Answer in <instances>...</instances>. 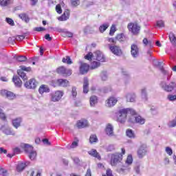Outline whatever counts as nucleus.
Instances as JSON below:
<instances>
[{
  "label": "nucleus",
  "instance_id": "1",
  "mask_svg": "<svg viewBox=\"0 0 176 176\" xmlns=\"http://www.w3.org/2000/svg\"><path fill=\"white\" fill-rule=\"evenodd\" d=\"M135 115V110L133 109L126 108V109H120L117 112V119L120 123H124L126 119H127V115Z\"/></svg>",
  "mask_w": 176,
  "mask_h": 176
},
{
  "label": "nucleus",
  "instance_id": "2",
  "mask_svg": "<svg viewBox=\"0 0 176 176\" xmlns=\"http://www.w3.org/2000/svg\"><path fill=\"white\" fill-rule=\"evenodd\" d=\"M126 153V150L124 148H122V153H115L108 154V157L111 159V164L113 166H116L119 163H122V160H123V155Z\"/></svg>",
  "mask_w": 176,
  "mask_h": 176
},
{
  "label": "nucleus",
  "instance_id": "3",
  "mask_svg": "<svg viewBox=\"0 0 176 176\" xmlns=\"http://www.w3.org/2000/svg\"><path fill=\"white\" fill-rule=\"evenodd\" d=\"M160 86L162 90L167 93H170L174 90V87H176V83L175 82H171L168 85L167 82L162 81L160 82Z\"/></svg>",
  "mask_w": 176,
  "mask_h": 176
},
{
  "label": "nucleus",
  "instance_id": "4",
  "mask_svg": "<svg viewBox=\"0 0 176 176\" xmlns=\"http://www.w3.org/2000/svg\"><path fill=\"white\" fill-rule=\"evenodd\" d=\"M127 28L129 32H131L133 35H138L140 31L141 30V26L137 23H129L128 24Z\"/></svg>",
  "mask_w": 176,
  "mask_h": 176
},
{
  "label": "nucleus",
  "instance_id": "5",
  "mask_svg": "<svg viewBox=\"0 0 176 176\" xmlns=\"http://www.w3.org/2000/svg\"><path fill=\"white\" fill-rule=\"evenodd\" d=\"M64 96V92L63 91H56L50 94L51 101L52 102H58Z\"/></svg>",
  "mask_w": 176,
  "mask_h": 176
},
{
  "label": "nucleus",
  "instance_id": "6",
  "mask_svg": "<svg viewBox=\"0 0 176 176\" xmlns=\"http://www.w3.org/2000/svg\"><path fill=\"white\" fill-rule=\"evenodd\" d=\"M110 52L115 54V56H122L123 54V52H122V49L120 47L117 45H113V44L108 45Z\"/></svg>",
  "mask_w": 176,
  "mask_h": 176
},
{
  "label": "nucleus",
  "instance_id": "7",
  "mask_svg": "<svg viewBox=\"0 0 176 176\" xmlns=\"http://www.w3.org/2000/svg\"><path fill=\"white\" fill-rule=\"evenodd\" d=\"M148 153V147L146 144H142L138 150V156L139 159H142Z\"/></svg>",
  "mask_w": 176,
  "mask_h": 176
},
{
  "label": "nucleus",
  "instance_id": "8",
  "mask_svg": "<svg viewBox=\"0 0 176 176\" xmlns=\"http://www.w3.org/2000/svg\"><path fill=\"white\" fill-rule=\"evenodd\" d=\"M57 72L63 76H70V75H72V70L71 69H65L64 66L58 67Z\"/></svg>",
  "mask_w": 176,
  "mask_h": 176
},
{
  "label": "nucleus",
  "instance_id": "9",
  "mask_svg": "<svg viewBox=\"0 0 176 176\" xmlns=\"http://www.w3.org/2000/svg\"><path fill=\"white\" fill-rule=\"evenodd\" d=\"M24 86L26 89H36L38 82L35 79H30L29 81L25 82Z\"/></svg>",
  "mask_w": 176,
  "mask_h": 176
},
{
  "label": "nucleus",
  "instance_id": "10",
  "mask_svg": "<svg viewBox=\"0 0 176 176\" xmlns=\"http://www.w3.org/2000/svg\"><path fill=\"white\" fill-rule=\"evenodd\" d=\"M1 94L3 97H6L7 98H8V100H14V98H16V94H14V93H13L12 91H8V90H5V89L1 90Z\"/></svg>",
  "mask_w": 176,
  "mask_h": 176
},
{
  "label": "nucleus",
  "instance_id": "11",
  "mask_svg": "<svg viewBox=\"0 0 176 176\" xmlns=\"http://www.w3.org/2000/svg\"><path fill=\"white\" fill-rule=\"evenodd\" d=\"M131 54L133 58H137L140 56V50L138 46L135 44H132L131 46Z\"/></svg>",
  "mask_w": 176,
  "mask_h": 176
},
{
  "label": "nucleus",
  "instance_id": "12",
  "mask_svg": "<svg viewBox=\"0 0 176 176\" xmlns=\"http://www.w3.org/2000/svg\"><path fill=\"white\" fill-rule=\"evenodd\" d=\"M80 74L81 75H85L87 72H89V69L90 68V65L87 63H85L82 61H80Z\"/></svg>",
  "mask_w": 176,
  "mask_h": 176
},
{
  "label": "nucleus",
  "instance_id": "13",
  "mask_svg": "<svg viewBox=\"0 0 176 176\" xmlns=\"http://www.w3.org/2000/svg\"><path fill=\"white\" fill-rule=\"evenodd\" d=\"M0 130H2L3 133L6 134V135H15L16 133L14 131H12L10 128L9 127H6L3 125L0 124Z\"/></svg>",
  "mask_w": 176,
  "mask_h": 176
},
{
  "label": "nucleus",
  "instance_id": "14",
  "mask_svg": "<svg viewBox=\"0 0 176 176\" xmlns=\"http://www.w3.org/2000/svg\"><path fill=\"white\" fill-rule=\"evenodd\" d=\"M116 102H118V99L115 97H110L106 100V106L109 108H111V107H115L116 105Z\"/></svg>",
  "mask_w": 176,
  "mask_h": 176
},
{
  "label": "nucleus",
  "instance_id": "15",
  "mask_svg": "<svg viewBox=\"0 0 176 176\" xmlns=\"http://www.w3.org/2000/svg\"><path fill=\"white\" fill-rule=\"evenodd\" d=\"M76 126L78 129H85V127H89V121L85 119L80 120L77 122Z\"/></svg>",
  "mask_w": 176,
  "mask_h": 176
},
{
  "label": "nucleus",
  "instance_id": "16",
  "mask_svg": "<svg viewBox=\"0 0 176 176\" xmlns=\"http://www.w3.org/2000/svg\"><path fill=\"white\" fill-rule=\"evenodd\" d=\"M94 57H96L98 61H100V63H104L105 61V56H104V54L101 51H96L94 52Z\"/></svg>",
  "mask_w": 176,
  "mask_h": 176
},
{
  "label": "nucleus",
  "instance_id": "17",
  "mask_svg": "<svg viewBox=\"0 0 176 176\" xmlns=\"http://www.w3.org/2000/svg\"><path fill=\"white\" fill-rule=\"evenodd\" d=\"M60 86V87H67L69 86V82L66 79H58L56 80V85Z\"/></svg>",
  "mask_w": 176,
  "mask_h": 176
},
{
  "label": "nucleus",
  "instance_id": "18",
  "mask_svg": "<svg viewBox=\"0 0 176 176\" xmlns=\"http://www.w3.org/2000/svg\"><path fill=\"white\" fill-rule=\"evenodd\" d=\"M129 171H130V166H121L117 168V172L120 174H127Z\"/></svg>",
  "mask_w": 176,
  "mask_h": 176
},
{
  "label": "nucleus",
  "instance_id": "19",
  "mask_svg": "<svg viewBox=\"0 0 176 176\" xmlns=\"http://www.w3.org/2000/svg\"><path fill=\"white\" fill-rule=\"evenodd\" d=\"M106 134L110 137L113 136V126L111 124H108L105 129Z\"/></svg>",
  "mask_w": 176,
  "mask_h": 176
},
{
  "label": "nucleus",
  "instance_id": "20",
  "mask_svg": "<svg viewBox=\"0 0 176 176\" xmlns=\"http://www.w3.org/2000/svg\"><path fill=\"white\" fill-rule=\"evenodd\" d=\"M135 118V123H137L138 124H140V126H142V124H145V122H146V120L142 117L141 116H136Z\"/></svg>",
  "mask_w": 176,
  "mask_h": 176
},
{
  "label": "nucleus",
  "instance_id": "21",
  "mask_svg": "<svg viewBox=\"0 0 176 176\" xmlns=\"http://www.w3.org/2000/svg\"><path fill=\"white\" fill-rule=\"evenodd\" d=\"M69 19V11L68 10H65L64 13L58 19L59 21H67Z\"/></svg>",
  "mask_w": 176,
  "mask_h": 176
},
{
  "label": "nucleus",
  "instance_id": "22",
  "mask_svg": "<svg viewBox=\"0 0 176 176\" xmlns=\"http://www.w3.org/2000/svg\"><path fill=\"white\" fill-rule=\"evenodd\" d=\"M89 155L90 156H93V157H96L98 160H101V155H100V153L97 152V150L96 149H91L89 151H88Z\"/></svg>",
  "mask_w": 176,
  "mask_h": 176
},
{
  "label": "nucleus",
  "instance_id": "23",
  "mask_svg": "<svg viewBox=\"0 0 176 176\" xmlns=\"http://www.w3.org/2000/svg\"><path fill=\"white\" fill-rule=\"evenodd\" d=\"M12 82L14 83L16 87H21V85H23V82H21V80L17 76H13Z\"/></svg>",
  "mask_w": 176,
  "mask_h": 176
},
{
  "label": "nucleus",
  "instance_id": "24",
  "mask_svg": "<svg viewBox=\"0 0 176 176\" xmlns=\"http://www.w3.org/2000/svg\"><path fill=\"white\" fill-rule=\"evenodd\" d=\"M50 89L46 85H42L38 89V93L40 94H43V93H50Z\"/></svg>",
  "mask_w": 176,
  "mask_h": 176
},
{
  "label": "nucleus",
  "instance_id": "25",
  "mask_svg": "<svg viewBox=\"0 0 176 176\" xmlns=\"http://www.w3.org/2000/svg\"><path fill=\"white\" fill-rule=\"evenodd\" d=\"M21 122H23L21 118H15L12 120V125L15 129H19L21 126Z\"/></svg>",
  "mask_w": 176,
  "mask_h": 176
},
{
  "label": "nucleus",
  "instance_id": "26",
  "mask_svg": "<svg viewBox=\"0 0 176 176\" xmlns=\"http://www.w3.org/2000/svg\"><path fill=\"white\" fill-rule=\"evenodd\" d=\"M25 166H28V162H26V163L19 162V163H18V164L16 166V171H18V173H20V172L23 171V170H24L25 168Z\"/></svg>",
  "mask_w": 176,
  "mask_h": 176
},
{
  "label": "nucleus",
  "instance_id": "27",
  "mask_svg": "<svg viewBox=\"0 0 176 176\" xmlns=\"http://www.w3.org/2000/svg\"><path fill=\"white\" fill-rule=\"evenodd\" d=\"M19 19H21V20L25 21V23H30V16H28V14L25 13H21L19 14Z\"/></svg>",
  "mask_w": 176,
  "mask_h": 176
},
{
  "label": "nucleus",
  "instance_id": "28",
  "mask_svg": "<svg viewBox=\"0 0 176 176\" xmlns=\"http://www.w3.org/2000/svg\"><path fill=\"white\" fill-rule=\"evenodd\" d=\"M122 74L124 75L123 80L124 85H129L131 80L130 74L127 72H123Z\"/></svg>",
  "mask_w": 176,
  "mask_h": 176
},
{
  "label": "nucleus",
  "instance_id": "29",
  "mask_svg": "<svg viewBox=\"0 0 176 176\" xmlns=\"http://www.w3.org/2000/svg\"><path fill=\"white\" fill-rule=\"evenodd\" d=\"M162 72V74L164 76L167 77V80H170V78H171V72H170V71L168 70H166L164 69V67H160V69Z\"/></svg>",
  "mask_w": 176,
  "mask_h": 176
},
{
  "label": "nucleus",
  "instance_id": "30",
  "mask_svg": "<svg viewBox=\"0 0 176 176\" xmlns=\"http://www.w3.org/2000/svg\"><path fill=\"white\" fill-rule=\"evenodd\" d=\"M83 93L85 94L89 93V80L87 78H84Z\"/></svg>",
  "mask_w": 176,
  "mask_h": 176
},
{
  "label": "nucleus",
  "instance_id": "31",
  "mask_svg": "<svg viewBox=\"0 0 176 176\" xmlns=\"http://www.w3.org/2000/svg\"><path fill=\"white\" fill-rule=\"evenodd\" d=\"M126 98L128 102H134L135 101V94H128Z\"/></svg>",
  "mask_w": 176,
  "mask_h": 176
},
{
  "label": "nucleus",
  "instance_id": "32",
  "mask_svg": "<svg viewBox=\"0 0 176 176\" xmlns=\"http://www.w3.org/2000/svg\"><path fill=\"white\" fill-rule=\"evenodd\" d=\"M141 97L143 101H148V93L146 92V88L141 89Z\"/></svg>",
  "mask_w": 176,
  "mask_h": 176
},
{
  "label": "nucleus",
  "instance_id": "33",
  "mask_svg": "<svg viewBox=\"0 0 176 176\" xmlns=\"http://www.w3.org/2000/svg\"><path fill=\"white\" fill-rule=\"evenodd\" d=\"M89 102L91 107H94L98 102V98L96 96H92L90 97Z\"/></svg>",
  "mask_w": 176,
  "mask_h": 176
},
{
  "label": "nucleus",
  "instance_id": "34",
  "mask_svg": "<svg viewBox=\"0 0 176 176\" xmlns=\"http://www.w3.org/2000/svg\"><path fill=\"white\" fill-rule=\"evenodd\" d=\"M12 3V0H0L1 8H7Z\"/></svg>",
  "mask_w": 176,
  "mask_h": 176
},
{
  "label": "nucleus",
  "instance_id": "35",
  "mask_svg": "<svg viewBox=\"0 0 176 176\" xmlns=\"http://www.w3.org/2000/svg\"><path fill=\"white\" fill-rule=\"evenodd\" d=\"M169 39H170V43H172V45L173 46H176V36H175V34H174V33L170 32L169 34Z\"/></svg>",
  "mask_w": 176,
  "mask_h": 176
},
{
  "label": "nucleus",
  "instance_id": "36",
  "mask_svg": "<svg viewBox=\"0 0 176 176\" xmlns=\"http://www.w3.org/2000/svg\"><path fill=\"white\" fill-rule=\"evenodd\" d=\"M23 147L25 149V152H26V153H30L31 152L34 151V147H32V146H31V145L25 144L23 145Z\"/></svg>",
  "mask_w": 176,
  "mask_h": 176
},
{
  "label": "nucleus",
  "instance_id": "37",
  "mask_svg": "<svg viewBox=\"0 0 176 176\" xmlns=\"http://www.w3.org/2000/svg\"><path fill=\"white\" fill-rule=\"evenodd\" d=\"M109 27V23H103L99 27V31L102 34V32H104V31H107V28Z\"/></svg>",
  "mask_w": 176,
  "mask_h": 176
},
{
  "label": "nucleus",
  "instance_id": "38",
  "mask_svg": "<svg viewBox=\"0 0 176 176\" xmlns=\"http://www.w3.org/2000/svg\"><path fill=\"white\" fill-rule=\"evenodd\" d=\"M116 39H117V41L119 42H124L126 41V36L124 34L121 33L116 36Z\"/></svg>",
  "mask_w": 176,
  "mask_h": 176
},
{
  "label": "nucleus",
  "instance_id": "39",
  "mask_svg": "<svg viewBox=\"0 0 176 176\" xmlns=\"http://www.w3.org/2000/svg\"><path fill=\"white\" fill-rule=\"evenodd\" d=\"M126 137H129V138H135V134L131 129H126Z\"/></svg>",
  "mask_w": 176,
  "mask_h": 176
},
{
  "label": "nucleus",
  "instance_id": "40",
  "mask_svg": "<svg viewBox=\"0 0 176 176\" xmlns=\"http://www.w3.org/2000/svg\"><path fill=\"white\" fill-rule=\"evenodd\" d=\"M62 31V36H68V38H72L74 36V34L67 30H60Z\"/></svg>",
  "mask_w": 176,
  "mask_h": 176
},
{
  "label": "nucleus",
  "instance_id": "41",
  "mask_svg": "<svg viewBox=\"0 0 176 176\" xmlns=\"http://www.w3.org/2000/svg\"><path fill=\"white\" fill-rule=\"evenodd\" d=\"M17 74L23 79V80H27V75L25 74V73H24V72H23V70L19 69L17 71Z\"/></svg>",
  "mask_w": 176,
  "mask_h": 176
},
{
  "label": "nucleus",
  "instance_id": "42",
  "mask_svg": "<svg viewBox=\"0 0 176 176\" xmlns=\"http://www.w3.org/2000/svg\"><path fill=\"white\" fill-rule=\"evenodd\" d=\"M100 78L101 80L103 81L108 80V73L107 72V71H102L100 73Z\"/></svg>",
  "mask_w": 176,
  "mask_h": 176
},
{
  "label": "nucleus",
  "instance_id": "43",
  "mask_svg": "<svg viewBox=\"0 0 176 176\" xmlns=\"http://www.w3.org/2000/svg\"><path fill=\"white\" fill-rule=\"evenodd\" d=\"M76 96H78V91H76V87H72V97L73 100H76Z\"/></svg>",
  "mask_w": 176,
  "mask_h": 176
},
{
  "label": "nucleus",
  "instance_id": "44",
  "mask_svg": "<svg viewBox=\"0 0 176 176\" xmlns=\"http://www.w3.org/2000/svg\"><path fill=\"white\" fill-rule=\"evenodd\" d=\"M0 175L1 176H8L9 172H8V170L2 168V166H0Z\"/></svg>",
  "mask_w": 176,
  "mask_h": 176
},
{
  "label": "nucleus",
  "instance_id": "45",
  "mask_svg": "<svg viewBox=\"0 0 176 176\" xmlns=\"http://www.w3.org/2000/svg\"><path fill=\"white\" fill-rule=\"evenodd\" d=\"M101 65V63L100 62L94 61L91 63V69H96V68H98Z\"/></svg>",
  "mask_w": 176,
  "mask_h": 176
},
{
  "label": "nucleus",
  "instance_id": "46",
  "mask_svg": "<svg viewBox=\"0 0 176 176\" xmlns=\"http://www.w3.org/2000/svg\"><path fill=\"white\" fill-rule=\"evenodd\" d=\"M29 158L30 160H35L36 159V151H33L29 153Z\"/></svg>",
  "mask_w": 176,
  "mask_h": 176
},
{
  "label": "nucleus",
  "instance_id": "47",
  "mask_svg": "<svg viewBox=\"0 0 176 176\" xmlns=\"http://www.w3.org/2000/svg\"><path fill=\"white\" fill-rule=\"evenodd\" d=\"M98 141V138H97V135H91L89 138V142L91 144H94V142H97Z\"/></svg>",
  "mask_w": 176,
  "mask_h": 176
},
{
  "label": "nucleus",
  "instance_id": "48",
  "mask_svg": "<svg viewBox=\"0 0 176 176\" xmlns=\"http://www.w3.org/2000/svg\"><path fill=\"white\" fill-rule=\"evenodd\" d=\"M112 88L111 86L104 87L102 88L101 91L102 93H109V91H111Z\"/></svg>",
  "mask_w": 176,
  "mask_h": 176
},
{
  "label": "nucleus",
  "instance_id": "49",
  "mask_svg": "<svg viewBox=\"0 0 176 176\" xmlns=\"http://www.w3.org/2000/svg\"><path fill=\"white\" fill-rule=\"evenodd\" d=\"M156 26L159 27V28H163V27H164V21L163 20L157 21Z\"/></svg>",
  "mask_w": 176,
  "mask_h": 176
},
{
  "label": "nucleus",
  "instance_id": "50",
  "mask_svg": "<svg viewBox=\"0 0 176 176\" xmlns=\"http://www.w3.org/2000/svg\"><path fill=\"white\" fill-rule=\"evenodd\" d=\"M116 32V27L115 25H112L110 29L109 35L113 36L115 32Z\"/></svg>",
  "mask_w": 176,
  "mask_h": 176
},
{
  "label": "nucleus",
  "instance_id": "51",
  "mask_svg": "<svg viewBox=\"0 0 176 176\" xmlns=\"http://www.w3.org/2000/svg\"><path fill=\"white\" fill-rule=\"evenodd\" d=\"M94 53L89 52L85 56V59L90 60L91 58H94Z\"/></svg>",
  "mask_w": 176,
  "mask_h": 176
},
{
  "label": "nucleus",
  "instance_id": "52",
  "mask_svg": "<svg viewBox=\"0 0 176 176\" xmlns=\"http://www.w3.org/2000/svg\"><path fill=\"white\" fill-rule=\"evenodd\" d=\"M133 163V156L131 155H129L127 156L126 160V164H132Z\"/></svg>",
  "mask_w": 176,
  "mask_h": 176
},
{
  "label": "nucleus",
  "instance_id": "53",
  "mask_svg": "<svg viewBox=\"0 0 176 176\" xmlns=\"http://www.w3.org/2000/svg\"><path fill=\"white\" fill-rule=\"evenodd\" d=\"M6 21L9 24V25H11V27H14V21L10 18H6Z\"/></svg>",
  "mask_w": 176,
  "mask_h": 176
},
{
  "label": "nucleus",
  "instance_id": "54",
  "mask_svg": "<svg viewBox=\"0 0 176 176\" xmlns=\"http://www.w3.org/2000/svg\"><path fill=\"white\" fill-rule=\"evenodd\" d=\"M63 63H66L67 64H72V60L69 56H66V58H63L62 60Z\"/></svg>",
  "mask_w": 176,
  "mask_h": 176
},
{
  "label": "nucleus",
  "instance_id": "55",
  "mask_svg": "<svg viewBox=\"0 0 176 176\" xmlns=\"http://www.w3.org/2000/svg\"><path fill=\"white\" fill-rule=\"evenodd\" d=\"M168 127H175L176 126V118L169 121L168 123Z\"/></svg>",
  "mask_w": 176,
  "mask_h": 176
},
{
  "label": "nucleus",
  "instance_id": "56",
  "mask_svg": "<svg viewBox=\"0 0 176 176\" xmlns=\"http://www.w3.org/2000/svg\"><path fill=\"white\" fill-rule=\"evenodd\" d=\"M21 69L19 71L24 72L25 71L26 72H30L31 71V67H25L24 65H22L20 67Z\"/></svg>",
  "mask_w": 176,
  "mask_h": 176
},
{
  "label": "nucleus",
  "instance_id": "57",
  "mask_svg": "<svg viewBox=\"0 0 176 176\" xmlns=\"http://www.w3.org/2000/svg\"><path fill=\"white\" fill-rule=\"evenodd\" d=\"M78 146V142L74 141L72 143L70 146H67L68 149H74Z\"/></svg>",
  "mask_w": 176,
  "mask_h": 176
},
{
  "label": "nucleus",
  "instance_id": "58",
  "mask_svg": "<svg viewBox=\"0 0 176 176\" xmlns=\"http://www.w3.org/2000/svg\"><path fill=\"white\" fill-rule=\"evenodd\" d=\"M71 3L72 6H74V8H76V6H79L80 1L79 0H71Z\"/></svg>",
  "mask_w": 176,
  "mask_h": 176
},
{
  "label": "nucleus",
  "instance_id": "59",
  "mask_svg": "<svg viewBox=\"0 0 176 176\" xmlns=\"http://www.w3.org/2000/svg\"><path fill=\"white\" fill-rule=\"evenodd\" d=\"M167 99L169 101H176V95H172V94H169L167 96Z\"/></svg>",
  "mask_w": 176,
  "mask_h": 176
},
{
  "label": "nucleus",
  "instance_id": "60",
  "mask_svg": "<svg viewBox=\"0 0 176 176\" xmlns=\"http://www.w3.org/2000/svg\"><path fill=\"white\" fill-rule=\"evenodd\" d=\"M0 119L2 120H6V116L5 115V113H3V110H2V109H0Z\"/></svg>",
  "mask_w": 176,
  "mask_h": 176
},
{
  "label": "nucleus",
  "instance_id": "61",
  "mask_svg": "<svg viewBox=\"0 0 176 176\" xmlns=\"http://www.w3.org/2000/svg\"><path fill=\"white\" fill-rule=\"evenodd\" d=\"M165 151L169 156H171V155H173V149L170 147H166Z\"/></svg>",
  "mask_w": 176,
  "mask_h": 176
},
{
  "label": "nucleus",
  "instance_id": "62",
  "mask_svg": "<svg viewBox=\"0 0 176 176\" xmlns=\"http://www.w3.org/2000/svg\"><path fill=\"white\" fill-rule=\"evenodd\" d=\"M16 60H17V61L22 63V62L27 60V57L23 56H19L16 58Z\"/></svg>",
  "mask_w": 176,
  "mask_h": 176
},
{
  "label": "nucleus",
  "instance_id": "63",
  "mask_svg": "<svg viewBox=\"0 0 176 176\" xmlns=\"http://www.w3.org/2000/svg\"><path fill=\"white\" fill-rule=\"evenodd\" d=\"M56 11L58 13V14H61L63 13V10L61 9V6L58 4L56 6Z\"/></svg>",
  "mask_w": 176,
  "mask_h": 176
},
{
  "label": "nucleus",
  "instance_id": "64",
  "mask_svg": "<svg viewBox=\"0 0 176 176\" xmlns=\"http://www.w3.org/2000/svg\"><path fill=\"white\" fill-rule=\"evenodd\" d=\"M154 65H155V67H159L160 69V68H163V63L162 62L155 61Z\"/></svg>",
  "mask_w": 176,
  "mask_h": 176
}]
</instances>
